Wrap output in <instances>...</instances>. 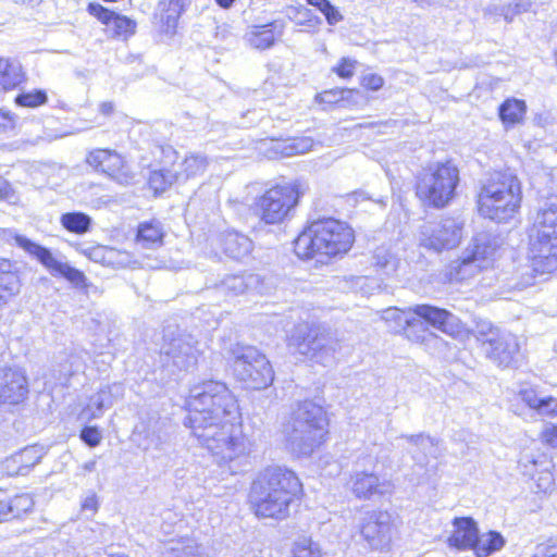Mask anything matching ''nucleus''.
<instances>
[{
	"mask_svg": "<svg viewBox=\"0 0 557 557\" xmlns=\"http://www.w3.org/2000/svg\"><path fill=\"white\" fill-rule=\"evenodd\" d=\"M319 11L325 16V20L329 25H336L344 18L339 10L330 1H327V3L323 8H320Z\"/></svg>",
	"mask_w": 557,
	"mask_h": 557,
	"instance_id": "obj_51",
	"label": "nucleus"
},
{
	"mask_svg": "<svg viewBox=\"0 0 557 557\" xmlns=\"http://www.w3.org/2000/svg\"><path fill=\"white\" fill-rule=\"evenodd\" d=\"M301 492L302 485L294 471L270 466L253 480L249 503L257 517L285 519Z\"/></svg>",
	"mask_w": 557,
	"mask_h": 557,
	"instance_id": "obj_2",
	"label": "nucleus"
},
{
	"mask_svg": "<svg viewBox=\"0 0 557 557\" xmlns=\"http://www.w3.org/2000/svg\"><path fill=\"white\" fill-rule=\"evenodd\" d=\"M221 246L226 256L240 260L247 257L252 249V242L244 234L230 231L221 236Z\"/></svg>",
	"mask_w": 557,
	"mask_h": 557,
	"instance_id": "obj_30",
	"label": "nucleus"
},
{
	"mask_svg": "<svg viewBox=\"0 0 557 557\" xmlns=\"http://www.w3.org/2000/svg\"><path fill=\"white\" fill-rule=\"evenodd\" d=\"M356 61L343 58L339 64L334 69L336 74L342 78H349L354 75Z\"/></svg>",
	"mask_w": 557,
	"mask_h": 557,
	"instance_id": "obj_52",
	"label": "nucleus"
},
{
	"mask_svg": "<svg viewBox=\"0 0 557 557\" xmlns=\"http://www.w3.org/2000/svg\"><path fill=\"white\" fill-rule=\"evenodd\" d=\"M16 519L13 509L12 496L0 490V522Z\"/></svg>",
	"mask_w": 557,
	"mask_h": 557,
	"instance_id": "obj_47",
	"label": "nucleus"
},
{
	"mask_svg": "<svg viewBox=\"0 0 557 557\" xmlns=\"http://www.w3.org/2000/svg\"><path fill=\"white\" fill-rule=\"evenodd\" d=\"M490 329L492 330H497L496 327H493L491 324L488 323H483L482 325H479L478 326V341H480L482 343V335H481V332H484V333H488L490 332Z\"/></svg>",
	"mask_w": 557,
	"mask_h": 557,
	"instance_id": "obj_63",
	"label": "nucleus"
},
{
	"mask_svg": "<svg viewBox=\"0 0 557 557\" xmlns=\"http://www.w3.org/2000/svg\"><path fill=\"white\" fill-rule=\"evenodd\" d=\"M406 438L413 448L409 450L412 459L417 465L423 467L428 463V458H437L438 456V440L425 433L413 435H401Z\"/></svg>",
	"mask_w": 557,
	"mask_h": 557,
	"instance_id": "obj_28",
	"label": "nucleus"
},
{
	"mask_svg": "<svg viewBox=\"0 0 557 557\" xmlns=\"http://www.w3.org/2000/svg\"><path fill=\"white\" fill-rule=\"evenodd\" d=\"M181 165L184 169V173H182L181 177L184 176V178L187 180L202 173L206 170L207 160L202 156L190 154L184 159Z\"/></svg>",
	"mask_w": 557,
	"mask_h": 557,
	"instance_id": "obj_43",
	"label": "nucleus"
},
{
	"mask_svg": "<svg viewBox=\"0 0 557 557\" xmlns=\"http://www.w3.org/2000/svg\"><path fill=\"white\" fill-rule=\"evenodd\" d=\"M165 421L160 418L151 417L143 432L145 433V438L147 440L146 449H162L163 445L169 440V434L165 430Z\"/></svg>",
	"mask_w": 557,
	"mask_h": 557,
	"instance_id": "obj_35",
	"label": "nucleus"
},
{
	"mask_svg": "<svg viewBox=\"0 0 557 557\" xmlns=\"http://www.w3.org/2000/svg\"><path fill=\"white\" fill-rule=\"evenodd\" d=\"M530 267L537 274H549L557 270V236L544 232L530 235Z\"/></svg>",
	"mask_w": 557,
	"mask_h": 557,
	"instance_id": "obj_17",
	"label": "nucleus"
},
{
	"mask_svg": "<svg viewBox=\"0 0 557 557\" xmlns=\"http://www.w3.org/2000/svg\"><path fill=\"white\" fill-rule=\"evenodd\" d=\"M453 527L454 531L447 539V545L457 550H473L479 535L475 520L471 517H456Z\"/></svg>",
	"mask_w": 557,
	"mask_h": 557,
	"instance_id": "obj_21",
	"label": "nucleus"
},
{
	"mask_svg": "<svg viewBox=\"0 0 557 557\" xmlns=\"http://www.w3.org/2000/svg\"><path fill=\"white\" fill-rule=\"evenodd\" d=\"M499 245L488 233L476 234L462 256L450 264V274L458 281L467 280L485 269L494 260Z\"/></svg>",
	"mask_w": 557,
	"mask_h": 557,
	"instance_id": "obj_12",
	"label": "nucleus"
},
{
	"mask_svg": "<svg viewBox=\"0 0 557 557\" xmlns=\"http://www.w3.org/2000/svg\"><path fill=\"white\" fill-rule=\"evenodd\" d=\"M14 126V116L9 111L0 110V134H5L12 131Z\"/></svg>",
	"mask_w": 557,
	"mask_h": 557,
	"instance_id": "obj_54",
	"label": "nucleus"
},
{
	"mask_svg": "<svg viewBox=\"0 0 557 557\" xmlns=\"http://www.w3.org/2000/svg\"><path fill=\"white\" fill-rule=\"evenodd\" d=\"M543 440L553 447H557V425L547 426L542 432Z\"/></svg>",
	"mask_w": 557,
	"mask_h": 557,
	"instance_id": "obj_56",
	"label": "nucleus"
},
{
	"mask_svg": "<svg viewBox=\"0 0 557 557\" xmlns=\"http://www.w3.org/2000/svg\"><path fill=\"white\" fill-rule=\"evenodd\" d=\"M230 358L234 375L247 388L262 389L272 383V367L256 347L237 343L230 348Z\"/></svg>",
	"mask_w": 557,
	"mask_h": 557,
	"instance_id": "obj_8",
	"label": "nucleus"
},
{
	"mask_svg": "<svg viewBox=\"0 0 557 557\" xmlns=\"http://www.w3.org/2000/svg\"><path fill=\"white\" fill-rule=\"evenodd\" d=\"M298 145L301 146V147L300 148H298V146L295 147L296 148V152L297 153H302V152H305L306 150H308L311 147L312 143L309 139H302Z\"/></svg>",
	"mask_w": 557,
	"mask_h": 557,
	"instance_id": "obj_64",
	"label": "nucleus"
},
{
	"mask_svg": "<svg viewBox=\"0 0 557 557\" xmlns=\"http://www.w3.org/2000/svg\"><path fill=\"white\" fill-rule=\"evenodd\" d=\"M81 440L89 447H96L100 444L102 435L97 426H85L81 431Z\"/></svg>",
	"mask_w": 557,
	"mask_h": 557,
	"instance_id": "obj_50",
	"label": "nucleus"
},
{
	"mask_svg": "<svg viewBox=\"0 0 557 557\" xmlns=\"http://www.w3.org/2000/svg\"><path fill=\"white\" fill-rule=\"evenodd\" d=\"M373 265L384 274L391 275L397 270L398 259L387 249L381 247L374 251Z\"/></svg>",
	"mask_w": 557,
	"mask_h": 557,
	"instance_id": "obj_42",
	"label": "nucleus"
},
{
	"mask_svg": "<svg viewBox=\"0 0 557 557\" xmlns=\"http://www.w3.org/2000/svg\"><path fill=\"white\" fill-rule=\"evenodd\" d=\"M505 545V540L499 532L490 531L486 534L478 535V542L474 545V553L476 557H487L494 552L502 549Z\"/></svg>",
	"mask_w": 557,
	"mask_h": 557,
	"instance_id": "obj_38",
	"label": "nucleus"
},
{
	"mask_svg": "<svg viewBox=\"0 0 557 557\" xmlns=\"http://www.w3.org/2000/svg\"><path fill=\"white\" fill-rule=\"evenodd\" d=\"M196 338L178 329L166 327L160 347V359L171 372L188 371L197 364L199 350Z\"/></svg>",
	"mask_w": 557,
	"mask_h": 557,
	"instance_id": "obj_11",
	"label": "nucleus"
},
{
	"mask_svg": "<svg viewBox=\"0 0 557 557\" xmlns=\"http://www.w3.org/2000/svg\"><path fill=\"white\" fill-rule=\"evenodd\" d=\"M258 283V276L255 274L247 275H228L222 281V287L234 295H240Z\"/></svg>",
	"mask_w": 557,
	"mask_h": 557,
	"instance_id": "obj_41",
	"label": "nucleus"
},
{
	"mask_svg": "<svg viewBox=\"0 0 557 557\" xmlns=\"http://www.w3.org/2000/svg\"><path fill=\"white\" fill-rule=\"evenodd\" d=\"M14 515L20 518L22 515L27 513L34 507V500L29 494H18L12 497Z\"/></svg>",
	"mask_w": 557,
	"mask_h": 557,
	"instance_id": "obj_46",
	"label": "nucleus"
},
{
	"mask_svg": "<svg viewBox=\"0 0 557 557\" xmlns=\"http://www.w3.org/2000/svg\"><path fill=\"white\" fill-rule=\"evenodd\" d=\"M361 85L367 89L376 91L383 87L384 79L377 74L370 73L362 76Z\"/></svg>",
	"mask_w": 557,
	"mask_h": 557,
	"instance_id": "obj_53",
	"label": "nucleus"
},
{
	"mask_svg": "<svg viewBox=\"0 0 557 557\" xmlns=\"http://www.w3.org/2000/svg\"><path fill=\"white\" fill-rule=\"evenodd\" d=\"M60 223L66 231L82 235L90 230L91 218L84 212H67L61 215Z\"/></svg>",
	"mask_w": 557,
	"mask_h": 557,
	"instance_id": "obj_39",
	"label": "nucleus"
},
{
	"mask_svg": "<svg viewBox=\"0 0 557 557\" xmlns=\"http://www.w3.org/2000/svg\"><path fill=\"white\" fill-rule=\"evenodd\" d=\"M48 101L45 90L36 89L28 92H22L15 97V103L21 107L37 108Z\"/></svg>",
	"mask_w": 557,
	"mask_h": 557,
	"instance_id": "obj_45",
	"label": "nucleus"
},
{
	"mask_svg": "<svg viewBox=\"0 0 557 557\" xmlns=\"http://www.w3.org/2000/svg\"><path fill=\"white\" fill-rule=\"evenodd\" d=\"M382 320L389 323L393 332H404L409 339L419 342L424 339V335H414L416 327H422V322L413 315L412 308L400 310L398 308H387L381 313Z\"/></svg>",
	"mask_w": 557,
	"mask_h": 557,
	"instance_id": "obj_20",
	"label": "nucleus"
},
{
	"mask_svg": "<svg viewBox=\"0 0 557 557\" xmlns=\"http://www.w3.org/2000/svg\"><path fill=\"white\" fill-rule=\"evenodd\" d=\"M191 0H160L158 3V15L161 29L165 34L174 35L181 15L190 5Z\"/></svg>",
	"mask_w": 557,
	"mask_h": 557,
	"instance_id": "obj_27",
	"label": "nucleus"
},
{
	"mask_svg": "<svg viewBox=\"0 0 557 557\" xmlns=\"http://www.w3.org/2000/svg\"><path fill=\"white\" fill-rule=\"evenodd\" d=\"M12 196V188L10 183L0 176V198L10 199Z\"/></svg>",
	"mask_w": 557,
	"mask_h": 557,
	"instance_id": "obj_59",
	"label": "nucleus"
},
{
	"mask_svg": "<svg viewBox=\"0 0 557 557\" xmlns=\"http://www.w3.org/2000/svg\"><path fill=\"white\" fill-rule=\"evenodd\" d=\"M373 463L371 455L359 457L355 465L354 473L350 475L349 488L359 499H370L375 495H385L391 492V483L380 478L373 472L361 469Z\"/></svg>",
	"mask_w": 557,
	"mask_h": 557,
	"instance_id": "obj_16",
	"label": "nucleus"
},
{
	"mask_svg": "<svg viewBox=\"0 0 557 557\" xmlns=\"http://www.w3.org/2000/svg\"><path fill=\"white\" fill-rule=\"evenodd\" d=\"M532 557H557V537L536 545Z\"/></svg>",
	"mask_w": 557,
	"mask_h": 557,
	"instance_id": "obj_49",
	"label": "nucleus"
},
{
	"mask_svg": "<svg viewBox=\"0 0 557 557\" xmlns=\"http://www.w3.org/2000/svg\"><path fill=\"white\" fill-rule=\"evenodd\" d=\"M412 312L422 324L425 322L443 333L454 334L459 330V319L446 309L432 305H417L412 308ZM416 330L424 332L423 326Z\"/></svg>",
	"mask_w": 557,
	"mask_h": 557,
	"instance_id": "obj_19",
	"label": "nucleus"
},
{
	"mask_svg": "<svg viewBox=\"0 0 557 557\" xmlns=\"http://www.w3.org/2000/svg\"><path fill=\"white\" fill-rule=\"evenodd\" d=\"M160 150L163 154L162 163L164 166L173 165L177 158V152L174 150L172 146L160 147Z\"/></svg>",
	"mask_w": 557,
	"mask_h": 557,
	"instance_id": "obj_55",
	"label": "nucleus"
},
{
	"mask_svg": "<svg viewBox=\"0 0 557 557\" xmlns=\"http://www.w3.org/2000/svg\"><path fill=\"white\" fill-rule=\"evenodd\" d=\"M21 282L16 262L0 258V309L20 293Z\"/></svg>",
	"mask_w": 557,
	"mask_h": 557,
	"instance_id": "obj_25",
	"label": "nucleus"
},
{
	"mask_svg": "<svg viewBox=\"0 0 557 557\" xmlns=\"http://www.w3.org/2000/svg\"><path fill=\"white\" fill-rule=\"evenodd\" d=\"M164 231L158 220L143 222L138 225L136 240L143 248L154 249L163 244Z\"/></svg>",
	"mask_w": 557,
	"mask_h": 557,
	"instance_id": "obj_32",
	"label": "nucleus"
},
{
	"mask_svg": "<svg viewBox=\"0 0 557 557\" xmlns=\"http://www.w3.org/2000/svg\"><path fill=\"white\" fill-rule=\"evenodd\" d=\"M28 381L23 371L4 368L0 370V406L18 405L28 395Z\"/></svg>",
	"mask_w": 557,
	"mask_h": 557,
	"instance_id": "obj_18",
	"label": "nucleus"
},
{
	"mask_svg": "<svg viewBox=\"0 0 557 557\" xmlns=\"http://www.w3.org/2000/svg\"><path fill=\"white\" fill-rule=\"evenodd\" d=\"M459 169L447 160L429 165L418 177L417 196L429 207L445 208L456 197Z\"/></svg>",
	"mask_w": 557,
	"mask_h": 557,
	"instance_id": "obj_6",
	"label": "nucleus"
},
{
	"mask_svg": "<svg viewBox=\"0 0 557 557\" xmlns=\"http://www.w3.org/2000/svg\"><path fill=\"white\" fill-rule=\"evenodd\" d=\"M289 346L309 360L331 364L343 349V341L322 325L297 324L289 337Z\"/></svg>",
	"mask_w": 557,
	"mask_h": 557,
	"instance_id": "obj_7",
	"label": "nucleus"
},
{
	"mask_svg": "<svg viewBox=\"0 0 557 557\" xmlns=\"http://www.w3.org/2000/svg\"><path fill=\"white\" fill-rule=\"evenodd\" d=\"M326 424L321 406L309 400L298 404L284 429L286 447L297 457L310 456L322 443Z\"/></svg>",
	"mask_w": 557,
	"mask_h": 557,
	"instance_id": "obj_5",
	"label": "nucleus"
},
{
	"mask_svg": "<svg viewBox=\"0 0 557 557\" xmlns=\"http://www.w3.org/2000/svg\"><path fill=\"white\" fill-rule=\"evenodd\" d=\"M284 30V24L274 21L264 25L252 26L247 33L246 38L250 47L258 50L271 48L276 38H281Z\"/></svg>",
	"mask_w": 557,
	"mask_h": 557,
	"instance_id": "obj_26",
	"label": "nucleus"
},
{
	"mask_svg": "<svg viewBox=\"0 0 557 557\" xmlns=\"http://www.w3.org/2000/svg\"><path fill=\"white\" fill-rule=\"evenodd\" d=\"M306 187L300 182L276 185L256 199L253 212L265 224L283 222L297 206Z\"/></svg>",
	"mask_w": 557,
	"mask_h": 557,
	"instance_id": "obj_9",
	"label": "nucleus"
},
{
	"mask_svg": "<svg viewBox=\"0 0 557 557\" xmlns=\"http://www.w3.org/2000/svg\"><path fill=\"white\" fill-rule=\"evenodd\" d=\"M182 173L169 170L165 166L161 170L152 171L149 175V186L156 194L165 191L174 182L181 178Z\"/></svg>",
	"mask_w": 557,
	"mask_h": 557,
	"instance_id": "obj_40",
	"label": "nucleus"
},
{
	"mask_svg": "<svg viewBox=\"0 0 557 557\" xmlns=\"http://www.w3.org/2000/svg\"><path fill=\"white\" fill-rule=\"evenodd\" d=\"M24 81L25 74L17 61L0 58V92L14 89Z\"/></svg>",
	"mask_w": 557,
	"mask_h": 557,
	"instance_id": "obj_33",
	"label": "nucleus"
},
{
	"mask_svg": "<svg viewBox=\"0 0 557 557\" xmlns=\"http://www.w3.org/2000/svg\"><path fill=\"white\" fill-rule=\"evenodd\" d=\"M360 533L372 549L388 548L396 533L393 515L387 510H368L359 522Z\"/></svg>",
	"mask_w": 557,
	"mask_h": 557,
	"instance_id": "obj_14",
	"label": "nucleus"
},
{
	"mask_svg": "<svg viewBox=\"0 0 557 557\" xmlns=\"http://www.w3.org/2000/svg\"><path fill=\"white\" fill-rule=\"evenodd\" d=\"M98 509V499L96 494L88 495L82 503L83 511H90L92 515Z\"/></svg>",
	"mask_w": 557,
	"mask_h": 557,
	"instance_id": "obj_57",
	"label": "nucleus"
},
{
	"mask_svg": "<svg viewBox=\"0 0 557 557\" xmlns=\"http://www.w3.org/2000/svg\"><path fill=\"white\" fill-rule=\"evenodd\" d=\"M44 449L39 446H28L15 454L11 461L18 465L15 474L26 475L29 470L40 462Z\"/></svg>",
	"mask_w": 557,
	"mask_h": 557,
	"instance_id": "obj_36",
	"label": "nucleus"
},
{
	"mask_svg": "<svg viewBox=\"0 0 557 557\" xmlns=\"http://www.w3.org/2000/svg\"><path fill=\"white\" fill-rule=\"evenodd\" d=\"M482 349L485 356L498 367H511L517 359L520 345L517 336L511 333L490 329L488 333L481 332Z\"/></svg>",
	"mask_w": 557,
	"mask_h": 557,
	"instance_id": "obj_15",
	"label": "nucleus"
},
{
	"mask_svg": "<svg viewBox=\"0 0 557 557\" xmlns=\"http://www.w3.org/2000/svg\"><path fill=\"white\" fill-rule=\"evenodd\" d=\"M88 165L96 171L113 176L116 171L122 166V159L114 150L110 149H95L86 157Z\"/></svg>",
	"mask_w": 557,
	"mask_h": 557,
	"instance_id": "obj_29",
	"label": "nucleus"
},
{
	"mask_svg": "<svg viewBox=\"0 0 557 557\" xmlns=\"http://www.w3.org/2000/svg\"><path fill=\"white\" fill-rule=\"evenodd\" d=\"M348 200L357 203L359 201L371 200V197L363 190H357L348 196Z\"/></svg>",
	"mask_w": 557,
	"mask_h": 557,
	"instance_id": "obj_61",
	"label": "nucleus"
},
{
	"mask_svg": "<svg viewBox=\"0 0 557 557\" xmlns=\"http://www.w3.org/2000/svg\"><path fill=\"white\" fill-rule=\"evenodd\" d=\"M472 437L473 435L467 430H458L451 436L453 441L462 442L466 443L467 445L473 443Z\"/></svg>",
	"mask_w": 557,
	"mask_h": 557,
	"instance_id": "obj_58",
	"label": "nucleus"
},
{
	"mask_svg": "<svg viewBox=\"0 0 557 557\" xmlns=\"http://www.w3.org/2000/svg\"><path fill=\"white\" fill-rule=\"evenodd\" d=\"M122 395L123 386L119 383L102 386L96 394L90 396L82 414L89 420L98 419L102 416L103 410L112 407Z\"/></svg>",
	"mask_w": 557,
	"mask_h": 557,
	"instance_id": "obj_23",
	"label": "nucleus"
},
{
	"mask_svg": "<svg viewBox=\"0 0 557 557\" xmlns=\"http://www.w3.org/2000/svg\"><path fill=\"white\" fill-rule=\"evenodd\" d=\"M294 557H321L320 546L310 537H300L293 547Z\"/></svg>",
	"mask_w": 557,
	"mask_h": 557,
	"instance_id": "obj_44",
	"label": "nucleus"
},
{
	"mask_svg": "<svg viewBox=\"0 0 557 557\" xmlns=\"http://www.w3.org/2000/svg\"><path fill=\"white\" fill-rule=\"evenodd\" d=\"M521 184L511 172H494L483 183L478 194L479 213L496 222H506L520 208Z\"/></svg>",
	"mask_w": 557,
	"mask_h": 557,
	"instance_id": "obj_4",
	"label": "nucleus"
},
{
	"mask_svg": "<svg viewBox=\"0 0 557 557\" xmlns=\"http://www.w3.org/2000/svg\"><path fill=\"white\" fill-rule=\"evenodd\" d=\"M354 231L344 222L325 218L312 221L294 240V251L301 259L335 257L352 246Z\"/></svg>",
	"mask_w": 557,
	"mask_h": 557,
	"instance_id": "obj_3",
	"label": "nucleus"
},
{
	"mask_svg": "<svg viewBox=\"0 0 557 557\" xmlns=\"http://www.w3.org/2000/svg\"><path fill=\"white\" fill-rule=\"evenodd\" d=\"M530 8V0H515L504 8L503 14L506 21L511 22L515 15L527 12Z\"/></svg>",
	"mask_w": 557,
	"mask_h": 557,
	"instance_id": "obj_48",
	"label": "nucleus"
},
{
	"mask_svg": "<svg viewBox=\"0 0 557 557\" xmlns=\"http://www.w3.org/2000/svg\"><path fill=\"white\" fill-rule=\"evenodd\" d=\"M462 228L463 222L450 216L425 222L419 228V246L433 252L450 250L460 244Z\"/></svg>",
	"mask_w": 557,
	"mask_h": 557,
	"instance_id": "obj_13",
	"label": "nucleus"
},
{
	"mask_svg": "<svg viewBox=\"0 0 557 557\" xmlns=\"http://www.w3.org/2000/svg\"><path fill=\"white\" fill-rule=\"evenodd\" d=\"M321 102L333 103L338 100V91L326 90L318 96Z\"/></svg>",
	"mask_w": 557,
	"mask_h": 557,
	"instance_id": "obj_60",
	"label": "nucleus"
},
{
	"mask_svg": "<svg viewBox=\"0 0 557 557\" xmlns=\"http://www.w3.org/2000/svg\"><path fill=\"white\" fill-rule=\"evenodd\" d=\"M99 110L103 115H110L114 111V104L110 101L102 102Z\"/></svg>",
	"mask_w": 557,
	"mask_h": 557,
	"instance_id": "obj_62",
	"label": "nucleus"
},
{
	"mask_svg": "<svg viewBox=\"0 0 557 557\" xmlns=\"http://www.w3.org/2000/svg\"><path fill=\"white\" fill-rule=\"evenodd\" d=\"M87 10L101 23L111 27L115 36L127 38L135 34L136 23L129 17L117 14L99 3H89Z\"/></svg>",
	"mask_w": 557,
	"mask_h": 557,
	"instance_id": "obj_22",
	"label": "nucleus"
},
{
	"mask_svg": "<svg viewBox=\"0 0 557 557\" xmlns=\"http://www.w3.org/2000/svg\"><path fill=\"white\" fill-rule=\"evenodd\" d=\"M521 400L540 416L557 417V398L547 395L533 386H525L519 391Z\"/></svg>",
	"mask_w": 557,
	"mask_h": 557,
	"instance_id": "obj_24",
	"label": "nucleus"
},
{
	"mask_svg": "<svg viewBox=\"0 0 557 557\" xmlns=\"http://www.w3.org/2000/svg\"><path fill=\"white\" fill-rule=\"evenodd\" d=\"M186 406L184 425L220 467L231 474L246 471L251 445L242 430L237 399L227 386L213 380L196 384L189 391Z\"/></svg>",
	"mask_w": 557,
	"mask_h": 557,
	"instance_id": "obj_1",
	"label": "nucleus"
},
{
	"mask_svg": "<svg viewBox=\"0 0 557 557\" xmlns=\"http://www.w3.org/2000/svg\"><path fill=\"white\" fill-rule=\"evenodd\" d=\"M0 240L23 249L27 255L47 268L52 275L63 276L77 288L86 286V276L82 271L69 263L57 260L48 248L18 234L14 228H0Z\"/></svg>",
	"mask_w": 557,
	"mask_h": 557,
	"instance_id": "obj_10",
	"label": "nucleus"
},
{
	"mask_svg": "<svg viewBox=\"0 0 557 557\" xmlns=\"http://www.w3.org/2000/svg\"><path fill=\"white\" fill-rule=\"evenodd\" d=\"M84 253L92 261L108 267H125L129 262V255L114 248L95 246L84 250Z\"/></svg>",
	"mask_w": 557,
	"mask_h": 557,
	"instance_id": "obj_31",
	"label": "nucleus"
},
{
	"mask_svg": "<svg viewBox=\"0 0 557 557\" xmlns=\"http://www.w3.org/2000/svg\"><path fill=\"white\" fill-rule=\"evenodd\" d=\"M527 112V104L523 100L507 99L498 109V114L505 125H515L522 121Z\"/></svg>",
	"mask_w": 557,
	"mask_h": 557,
	"instance_id": "obj_37",
	"label": "nucleus"
},
{
	"mask_svg": "<svg viewBox=\"0 0 557 557\" xmlns=\"http://www.w3.org/2000/svg\"><path fill=\"white\" fill-rule=\"evenodd\" d=\"M535 234L544 232L549 236H557V203L546 201L539 212L534 223Z\"/></svg>",
	"mask_w": 557,
	"mask_h": 557,
	"instance_id": "obj_34",
	"label": "nucleus"
}]
</instances>
